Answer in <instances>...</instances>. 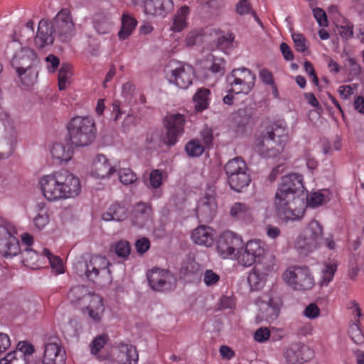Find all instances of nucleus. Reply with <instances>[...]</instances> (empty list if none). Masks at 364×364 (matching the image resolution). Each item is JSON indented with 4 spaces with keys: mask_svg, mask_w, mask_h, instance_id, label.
<instances>
[{
    "mask_svg": "<svg viewBox=\"0 0 364 364\" xmlns=\"http://www.w3.org/2000/svg\"><path fill=\"white\" fill-rule=\"evenodd\" d=\"M303 177L298 173H289L282 178L274 198V214L281 222L289 223L301 220L305 212V191Z\"/></svg>",
    "mask_w": 364,
    "mask_h": 364,
    "instance_id": "1",
    "label": "nucleus"
},
{
    "mask_svg": "<svg viewBox=\"0 0 364 364\" xmlns=\"http://www.w3.org/2000/svg\"><path fill=\"white\" fill-rule=\"evenodd\" d=\"M38 183L43 196L49 202L74 199L82 190L80 178L66 169L43 175Z\"/></svg>",
    "mask_w": 364,
    "mask_h": 364,
    "instance_id": "2",
    "label": "nucleus"
},
{
    "mask_svg": "<svg viewBox=\"0 0 364 364\" xmlns=\"http://www.w3.org/2000/svg\"><path fill=\"white\" fill-rule=\"evenodd\" d=\"M287 134L284 124H272L265 134L256 138L254 143L255 151L264 158L277 157L284 149Z\"/></svg>",
    "mask_w": 364,
    "mask_h": 364,
    "instance_id": "3",
    "label": "nucleus"
},
{
    "mask_svg": "<svg viewBox=\"0 0 364 364\" xmlns=\"http://www.w3.org/2000/svg\"><path fill=\"white\" fill-rule=\"evenodd\" d=\"M109 266L110 263L106 257L95 255L92 256L88 262H76L74 264V269L80 277H85L97 285L104 286L112 281Z\"/></svg>",
    "mask_w": 364,
    "mask_h": 364,
    "instance_id": "4",
    "label": "nucleus"
},
{
    "mask_svg": "<svg viewBox=\"0 0 364 364\" xmlns=\"http://www.w3.org/2000/svg\"><path fill=\"white\" fill-rule=\"evenodd\" d=\"M71 144L77 147L90 145L96 136L94 119L90 117L77 116L73 117L68 126Z\"/></svg>",
    "mask_w": 364,
    "mask_h": 364,
    "instance_id": "5",
    "label": "nucleus"
},
{
    "mask_svg": "<svg viewBox=\"0 0 364 364\" xmlns=\"http://www.w3.org/2000/svg\"><path fill=\"white\" fill-rule=\"evenodd\" d=\"M282 279L291 289L302 293L311 291L316 284L311 269L304 264L289 267L283 272Z\"/></svg>",
    "mask_w": 364,
    "mask_h": 364,
    "instance_id": "6",
    "label": "nucleus"
},
{
    "mask_svg": "<svg viewBox=\"0 0 364 364\" xmlns=\"http://www.w3.org/2000/svg\"><path fill=\"white\" fill-rule=\"evenodd\" d=\"M322 237V225L317 220H311L296 238L294 247L300 255L306 256L320 247Z\"/></svg>",
    "mask_w": 364,
    "mask_h": 364,
    "instance_id": "7",
    "label": "nucleus"
},
{
    "mask_svg": "<svg viewBox=\"0 0 364 364\" xmlns=\"http://www.w3.org/2000/svg\"><path fill=\"white\" fill-rule=\"evenodd\" d=\"M36 61V53L28 48H22L12 59V66L21 77L22 82L26 85H32L37 78V73L31 70Z\"/></svg>",
    "mask_w": 364,
    "mask_h": 364,
    "instance_id": "8",
    "label": "nucleus"
},
{
    "mask_svg": "<svg viewBox=\"0 0 364 364\" xmlns=\"http://www.w3.org/2000/svg\"><path fill=\"white\" fill-rule=\"evenodd\" d=\"M164 72L168 82L181 89H187L193 83L194 69L190 65L170 60L166 65Z\"/></svg>",
    "mask_w": 364,
    "mask_h": 364,
    "instance_id": "9",
    "label": "nucleus"
},
{
    "mask_svg": "<svg viewBox=\"0 0 364 364\" xmlns=\"http://www.w3.org/2000/svg\"><path fill=\"white\" fill-rule=\"evenodd\" d=\"M256 76L245 68H236L227 76L228 92L247 95L254 87Z\"/></svg>",
    "mask_w": 364,
    "mask_h": 364,
    "instance_id": "10",
    "label": "nucleus"
},
{
    "mask_svg": "<svg viewBox=\"0 0 364 364\" xmlns=\"http://www.w3.org/2000/svg\"><path fill=\"white\" fill-rule=\"evenodd\" d=\"M243 245L242 238L237 234L228 230L219 236L216 242V252L223 259H234L236 261L238 251Z\"/></svg>",
    "mask_w": 364,
    "mask_h": 364,
    "instance_id": "11",
    "label": "nucleus"
},
{
    "mask_svg": "<svg viewBox=\"0 0 364 364\" xmlns=\"http://www.w3.org/2000/svg\"><path fill=\"white\" fill-rule=\"evenodd\" d=\"M282 306V301L279 295L273 291L264 294L258 301L259 314L257 321L275 320L279 314Z\"/></svg>",
    "mask_w": 364,
    "mask_h": 364,
    "instance_id": "12",
    "label": "nucleus"
},
{
    "mask_svg": "<svg viewBox=\"0 0 364 364\" xmlns=\"http://www.w3.org/2000/svg\"><path fill=\"white\" fill-rule=\"evenodd\" d=\"M16 228L9 223L0 225V253L4 257H12L20 252Z\"/></svg>",
    "mask_w": 364,
    "mask_h": 364,
    "instance_id": "13",
    "label": "nucleus"
},
{
    "mask_svg": "<svg viewBox=\"0 0 364 364\" xmlns=\"http://www.w3.org/2000/svg\"><path fill=\"white\" fill-rule=\"evenodd\" d=\"M265 253L264 243L260 240H251L248 241L245 247L238 251L236 262L240 266L247 267L261 259Z\"/></svg>",
    "mask_w": 364,
    "mask_h": 364,
    "instance_id": "14",
    "label": "nucleus"
},
{
    "mask_svg": "<svg viewBox=\"0 0 364 364\" xmlns=\"http://www.w3.org/2000/svg\"><path fill=\"white\" fill-rule=\"evenodd\" d=\"M18 143V132L11 120L0 129V159H6L14 153Z\"/></svg>",
    "mask_w": 364,
    "mask_h": 364,
    "instance_id": "15",
    "label": "nucleus"
},
{
    "mask_svg": "<svg viewBox=\"0 0 364 364\" xmlns=\"http://www.w3.org/2000/svg\"><path fill=\"white\" fill-rule=\"evenodd\" d=\"M50 24L55 33L63 41L70 39L75 34V25L70 11L67 9H61Z\"/></svg>",
    "mask_w": 364,
    "mask_h": 364,
    "instance_id": "16",
    "label": "nucleus"
},
{
    "mask_svg": "<svg viewBox=\"0 0 364 364\" xmlns=\"http://www.w3.org/2000/svg\"><path fill=\"white\" fill-rule=\"evenodd\" d=\"M34 351L33 345L26 341H21L14 351L0 359V364H29Z\"/></svg>",
    "mask_w": 364,
    "mask_h": 364,
    "instance_id": "17",
    "label": "nucleus"
},
{
    "mask_svg": "<svg viewBox=\"0 0 364 364\" xmlns=\"http://www.w3.org/2000/svg\"><path fill=\"white\" fill-rule=\"evenodd\" d=\"M274 272L273 264H258L249 272L247 283L252 291L262 289Z\"/></svg>",
    "mask_w": 364,
    "mask_h": 364,
    "instance_id": "18",
    "label": "nucleus"
},
{
    "mask_svg": "<svg viewBox=\"0 0 364 364\" xmlns=\"http://www.w3.org/2000/svg\"><path fill=\"white\" fill-rule=\"evenodd\" d=\"M312 355V350L302 343H292L283 350V356L287 364L306 362Z\"/></svg>",
    "mask_w": 364,
    "mask_h": 364,
    "instance_id": "19",
    "label": "nucleus"
},
{
    "mask_svg": "<svg viewBox=\"0 0 364 364\" xmlns=\"http://www.w3.org/2000/svg\"><path fill=\"white\" fill-rule=\"evenodd\" d=\"M185 119L181 114H171L166 117V135L164 137V143L172 146L178 141V138L183 132Z\"/></svg>",
    "mask_w": 364,
    "mask_h": 364,
    "instance_id": "20",
    "label": "nucleus"
},
{
    "mask_svg": "<svg viewBox=\"0 0 364 364\" xmlns=\"http://www.w3.org/2000/svg\"><path fill=\"white\" fill-rule=\"evenodd\" d=\"M83 313L95 323H100L105 311V305L102 297L97 294H88L84 298Z\"/></svg>",
    "mask_w": 364,
    "mask_h": 364,
    "instance_id": "21",
    "label": "nucleus"
},
{
    "mask_svg": "<svg viewBox=\"0 0 364 364\" xmlns=\"http://www.w3.org/2000/svg\"><path fill=\"white\" fill-rule=\"evenodd\" d=\"M113 360L117 364H138L139 354L136 348L128 343H117L112 349Z\"/></svg>",
    "mask_w": 364,
    "mask_h": 364,
    "instance_id": "22",
    "label": "nucleus"
},
{
    "mask_svg": "<svg viewBox=\"0 0 364 364\" xmlns=\"http://www.w3.org/2000/svg\"><path fill=\"white\" fill-rule=\"evenodd\" d=\"M218 205L215 200V192L212 188H209L200 198L196 207V214L205 221L213 218L216 213Z\"/></svg>",
    "mask_w": 364,
    "mask_h": 364,
    "instance_id": "23",
    "label": "nucleus"
},
{
    "mask_svg": "<svg viewBox=\"0 0 364 364\" xmlns=\"http://www.w3.org/2000/svg\"><path fill=\"white\" fill-rule=\"evenodd\" d=\"M66 353L57 340L49 341L44 346L42 364H65Z\"/></svg>",
    "mask_w": 364,
    "mask_h": 364,
    "instance_id": "24",
    "label": "nucleus"
},
{
    "mask_svg": "<svg viewBox=\"0 0 364 364\" xmlns=\"http://www.w3.org/2000/svg\"><path fill=\"white\" fill-rule=\"evenodd\" d=\"M147 277L151 287L157 291L168 289L175 284L173 275L165 269H151Z\"/></svg>",
    "mask_w": 364,
    "mask_h": 364,
    "instance_id": "25",
    "label": "nucleus"
},
{
    "mask_svg": "<svg viewBox=\"0 0 364 364\" xmlns=\"http://www.w3.org/2000/svg\"><path fill=\"white\" fill-rule=\"evenodd\" d=\"M117 171V166L112 164L104 155L98 154L93 160L91 174L96 178H109Z\"/></svg>",
    "mask_w": 364,
    "mask_h": 364,
    "instance_id": "26",
    "label": "nucleus"
},
{
    "mask_svg": "<svg viewBox=\"0 0 364 364\" xmlns=\"http://www.w3.org/2000/svg\"><path fill=\"white\" fill-rule=\"evenodd\" d=\"M173 9L172 0H147L144 4L146 14L164 18Z\"/></svg>",
    "mask_w": 364,
    "mask_h": 364,
    "instance_id": "27",
    "label": "nucleus"
},
{
    "mask_svg": "<svg viewBox=\"0 0 364 364\" xmlns=\"http://www.w3.org/2000/svg\"><path fill=\"white\" fill-rule=\"evenodd\" d=\"M215 232L210 226L200 225L191 234L193 242L200 246L210 247L215 240Z\"/></svg>",
    "mask_w": 364,
    "mask_h": 364,
    "instance_id": "28",
    "label": "nucleus"
},
{
    "mask_svg": "<svg viewBox=\"0 0 364 364\" xmlns=\"http://www.w3.org/2000/svg\"><path fill=\"white\" fill-rule=\"evenodd\" d=\"M229 214L234 220L249 223L254 220L252 207L246 203L236 202L231 205Z\"/></svg>",
    "mask_w": 364,
    "mask_h": 364,
    "instance_id": "29",
    "label": "nucleus"
},
{
    "mask_svg": "<svg viewBox=\"0 0 364 364\" xmlns=\"http://www.w3.org/2000/svg\"><path fill=\"white\" fill-rule=\"evenodd\" d=\"M33 212L31 217L33 227L38 231L44 230L50 223V216L45 203H37Z\"/></svg>",
    "mask_w": 364,
    "mask_h": 364,
    "instance_id": "30",
    "label": "nucleus"
},
{
    "mask_svg": "<svg viewBox=\"0 0 364 364\" xmlns=\"http://www.w3.org/2000/svg\"><path fill=\"white\" fill-rule=\"evenodd\" d=\"M54 30L50 23L47 20H41L38 23L35 43L39 48H43L53 43Z\"/></svg>",
    "mask_w": 364,
    "mask_h": 364,
    "instance_id": "31",
    "label": "nucleus"
},
{
    "mask_svg": "<svg viewBox=\"0 0 364 364\" xmlns=\"http://www.w3.org/2000/svg\"><path fill=\"white\" fill-rule=\"evenodd\" d=\"M351 304L353 320V323L350 326L349 335L355 343L361 345L364 343V332H363L360 329L359 320L362 314L357 303L353 301Z\"/></svg>",
    "mask_w": 364,
    "mask_h": 364,
    "instance_id": "32",
    "label": "nucleus"
},
{
    "mask_svg": "<svg viewBox=\"0 0 364 364\" xmlns=\"http://www.w3.org/2000/svg\"><path fill=\"white\" fill-rule=\"evenodd\" d=\"M338 262L335 259L324 261L319 273L318 284L321 288L326 287L333 281L337 271Z\"/></svg>",
    "mask_w": 364,
    "mask_h": 364,
    "instance_id": "33",
    "label": "nucleus"
},
{
    "mask_svg": "<svg viewBox=\"0 0 364 364\" xmlns=\"http://www.w3.org/2000/svg\"><path fill=\"white\" fill-rule=\"evenodd\" d=\"M151 210L149 206L143 203H137L132 213V222L134 225L144 227L151 220Z\"/></svg>",
    "mask_w": 364,
    "mask_h": 364,
    "instance_id": "34",
    "label": "nucleus"
},
{
    "mask_svg": "<svg viewBox=\"0 0 364 364\" xmlns=\"http://www.w3.org/2000/svg\"><path fill=\"white\" fill-rule=\"evenodd\" d=\"M109 341L108 336L105 334L98 335L93 338L89 345L90 354L99 360H105L109 358V355L104 353V348Z\"/></svg>",
    "mask_w": 364,
    "mask_h": 364,
    "instance_id": "35",
    "label": "nucleus"
},
{
    "mask_svg": "<svg viewBox=\"0 0 364 364\" xmlns=\"http://www.w3.org/2000/svg\"><path fill=\"white\" fill-rule=\"evenodd\" d=\"M127 215L128 211L126 207L119 203H114L102 214V218L105 221H122L127 218Z\"/></svg>",
    "mask_w": 364,
    "mask_h": 364,
    "instance_id": "36",
    "label": "nucleus"
},
{
    "mask_svg": "<svg viewBox=\"0 0 364 364\" xmlns=\"http://www.w3.org/2000/svg\"><path fill=\"white\" fill-rule=\"evenodd\" d=\"M189 14V8L186 6H183L177 10L173 18L171 30L173 32H181L185 29L188 24Z\"/></svg>",
    "mask_w": 364,
    "mask_h": 364,
    "instance_id": "37",
    "label": "nucleus"
},
{
    "mask_svg": "<svg viewBox=\"0 0 364 364\" xmlns=\"http://www.w3.org/2000/svg\"><path fill=\"white\" fill-rule=\"evenodd\" d=\"M137 25L136 20L129 14L124 13L122 16V26L118 32V38L121 41L127 39L135 30Z\"/></svg>",
    "mask_w": 364,
    "mask_h": 364,
    "instance_id": "38",
    "label": "nucleus"
},
{
    "mask_svg": "<svg viewBox=\"0 0 364 364\" xmlns=\"http://www.w3.org/2000/svg\"><path fill=\"white\" fill-rule=\"evenodd\" d=\"M333 197V193L329 189L311 193L307 198V205L311 208H316L328 203Z\"/></svg>",
    "mask_w": 364,
    "mask_h": 364,
    "instance_id": "39",
    "label": "nucleus"
},
{
    "mask_svg": "<svg viewBox=\"0 0 364 364\" xmlns=\"http://www.w3.org/2000/svg\"><path fill=\"white\" fill-rule=\"evenodd\" d=\"M53 159L58 163L68 162L73 157V151L69 146H65L61 143H55L50 150Z\"/></svg>",
    "mask_w": 364,
    "mask_h": 364,
    "instance_id": "40",
    "label": "nucleus"
},
{
    "mask_svg": "<svg viewBox=\"0 0 364 364\" xmlns=\"http://www.w3.org/2000/svg\"><path fill=\"white\" fill-rule=\"evenodd\" d=\"M43 255H38L34 250L27 248L23 252V262L25 266L31 269H38L42 266Z\"/></svg>",
    "mask_w": 364,
    "mask_h": 364,
    "instance_id": "41",
    "label": "nucleus"
},
{
    "mask_svg": "<svg viewBox=\"0 0 364 364\" xmlns=\"http://www.w3.org/2000/svg\"><path fill=\"white\" fill-rule=\"evenodd\" d=\"M228 180L231 188L237 192L242 191V190L248 186L250 183V177L248 173H239L237 175L234 174L232 176H228Z\"/></svg>",
    "mask_w": 364,
    "mask_h": 364,
    "instance_id": "42",
    "label": "nucleus"
},
{
    "mask_svg": "<svg viewBox=\"0 0 364 364\" xmlns=\"http://www.w3.org/2000/svg\"><path fill=\"white\" fill-rule=\"evenodd\" d=\"M227 176L237 175L239 173H247V166L245 162L239 157L230 160L225 167Z\"/></svg>",
    "mask_w": 364,
    "mask_h": 364,
    "instance_id": "43",
    "label": "nucleus"
},
{
    "mask_svg": "<svg viewBox=\"0 0 364 364\" xmlns=\"http://www.w3.org/2000/svg\"><path fill=\"white\" fill-rule=\"evenodd\" d=\"M73 68L69 64H63L58 71V88L60 90H65L71 83L73 77Z\"/></svg>",
    "mask_w": 364,
    "mask_h": 364,
    "instance_id": "44",
    "label": "nucleus"
},
{
    "mask_svg": "<svg viewBox=\"0 0 364 364\" xmlns=\"http://www.w3.org/2000/svg\"><path fill=\"white\" fill-rule=\"evenodd\" d=\"M210 92L208 89L200 88L198 90L193 96L196 110L203 111L208 107L210 100Z\"/></svg>",
    "mask_w": 364,
    "mask_h": 364,
    "instance_id": "45",
    "label": "nucleus"
},
{
    "mask_svg": "<svg viewBox=\"0 0 364 364\" xmlns=\"http://www.w3.org/2000/svg\"><path fill=\"white\" fill-rule=\"evenodd\" d=\"M231 120L232 127L235 129L236 132H240L249 123L250 115L245 109H239L232 114Z\"/></svg>",
    "mask_w": 364,
    "mask_h": 364,
    "instance_id": "46",
    "label": "nucleus"
},
{
    "mask_svg": "<svg viewBox=\"0 0 364 364\" xmlns=\"http://www.w3.org/2000/svg\"><path fill=\"white\" fill-rule=\"evenodd\" d=\"M167 179V173L165 171L160 169H154L151 171L149 176V182L147 186L149 188H159Z\"/></svg>",
    "mask_w": 364,
    "mask_h": 364,
    "instance_id": "47",
    "label": "nucleus"
},
{
    "mask_svg": "<svg viewBox=\"0 0 364 364\" xmlns=\"http://www.w3.org/2000/svg\"><path fill=\"white\" fill-rule=\"evenodd\" d=\"M340 36L346 39L350 38L353 35V26L344 17H339L334 23Z\"/></svg>",
    "mask_w": 364,
    "mask_h": 364,
    "instance_id": "48",
    "label": "nucleus"
},
{
    "mask_svg": "<svg viewBox=\"0 0 364 364\" xmlns=\"http://www.w3.org/2000/svg\"><path fill=\"white\" fill-rule=\"evenodd\" d=\"M87 289L82 286H77L70 289L67 298L69 301L75 305L84 304V298L87 296Z\"/></svg>",
    "mask_w": 364,
    "mask_h": 364,
    "instance_id": "49",
    "label": "nucleus"
},
{
    "mask_svg": "<svg viewBox=\"0 0 364 364\" xmlns=\"http://www.w3.org/2000/svg\"><path fill=\"white\" fill-rule=\"evenodd\" d=\"M94 28L97 33L104 35L108 33L112 28V22L106 16L97 15L94 18Z\"/></svg>",
    "mask_w": 364,
    "mask_h": 364,
    "instance_id": "50",
    "label": "nucleus"
},
{
    "mask_svg": "<svg viewBox=\"0 0 364 364\" xmlns=\"http://www.w3.org/2000/svg\"><path fill=\"white\" fill-rule=\"evenodd\" d=\"M42 254L48 260L51 268L58 274L64 272L63 261L58 256L53 255L48 249H44Z\"/></svg>",
    "mask_w": 364,
    "mask_h": 364,
    "instance_id": "51",
    "label": "nucleus"
},
{
    "mask_svg": "<svg viewBox=\"0 0 364 364\" xmlns=\"http://www.w3.org/2000/svg\"><path fill=\"white\" fill-rule=\"evenodd\" d=\"M203 282L208 287H213L218 285L220 280V275L213 269H205L202 274Z\"/></svg>",
    "mask_w": 364,
    "mask_h": 364,
    "instance_id": "52",
    "label": "nucleus"
},
{
    "mask_svg": "<svg viewBox=\"0 0 364 364\" xmlns=\"http://www.w3.org/2000/svg\"><path fill=\"white\" fill-rule=\"evenodd\" d=\"M119 178L124 185L133 184L137 181V176L129 168H123L119 171Z\"/></svg>",
    "mask_w": 364,
    "mask_h": 364,
    "instance_id": "53",
    "label": "nucleus"
},
{
    "mask_svg": "<svg viewBox=\"0 0 364 364\" xmlns=\"http://www.w3.org/2000/svg\"><path fill=\"white\" fill-rule=\"evenodd\" d=\"M185 149L187 154L191 157L200 156L204 151L203 146L197 139L188 141Z\"/></svg>",
    "mask_w": 364,
    "mask_h": 364,
    "instance_id": "54",
    "label": "nucleus"
},
{
    "mask_svg": "<svg viewBox=\"0 0 364 364\" xmlns=\"http://www.w3.org/2000/svg\"><path fill=\"white\" fill-rule=\"evenodd\" d=\"M303 314L306 318L314 320L320 316L321 309L316 303L311 302L305 307Z\"/></svg>",
    "mask_w": 364,
    "mask_h": 364,
    "instance_id": "55",
    "label": "nucleus"
},
{
    "mask_svg": "<svg viewBox=\"0 0 364 364\" xmlns=\"http://www.w3.org/2000/svg\"><path fill=\"white\" fill-rule=\"evenodd\" d=\"M212 64L210 67V70L213 73H218L223 75L225 73V62L221 58H217L213 55L210 57Z\"/></svg>",
    "mask_w": 364,
    "mask_h": 364,
    "instance_id": "56",
    "label": "nucleus"
},
{
    "mask_svg": "<svg viewBox=\"0 0 364 364\" xmlns=\"http://www.w3.org/2000/svg\"><path fill=\"white\" fill-rule=\"evenodd\" d=\"M130 250L131 247L129 243L127 241H119L114 246V252L119 257H127L129 255Z\"/></svg>",
    "mask_w": 364,
    "mask_h": 364,
    "instance_id": "57",
    "label": "nucleus"
},
{
    "mask_svg": "<svg viewBox=\"0 0 364 364\" xmlns=\"http://www.w3.org/2000/svg\"><path fill=\"white\" fill-rule=\"evenodd\" d=\"M291 38L297 51L304 53L307 49L306 40L305 37L299 33H293Z\"/></svg>",
    "mask_w": 364,
    "mask_h": 364,
    "instance_id": "58",
    "label": "nucleus"
},
{
    "mask_svg": "<svg viewBox=\"0 0 364 364\" xmlns=\"http://www.w3.org/2000/svg\"><path fill=\"white\" fill-rule=\"evenodd\" d=\"M200 30H193L189 31L184 41L186 46L188 47L195 46L200 40Z\"/></svg>",
    "mask_w": 364,
    "mask_h": 364,
    "instance_id": "59",
    "label": "nucleus"
},
{
    "mask_svg": "<svg viewBox=\"0 0 364 364\" xmlns=\"http://www.w3.org/2000/svg\"><path fill=\"white\" fill-rule=\"evenodd\" d=\"M270 337V331L267 327H261L257 329L254 333V339L258 343H264Z\"/></svg>",
    "mask_w": 364,
    "mask_h": 364,
    "instance_id": "60",
    "label": "nucleus"
},
{
    "mask_svg": "<svg viewBox=\"0 0 364 364\" xmlns=\"http://www.w3.org/2000/svg\"><path fill=\"white\" fill-rule=\"evenodd\" d=\"M313 14L320 26L326 27L328 26L327 16L323 9L315 8L313 9Z\"/></svg>",
    "mask_w": 364,
    "mask_h": 364,
    "instance_id": "61",
    "label": "nucleus"
},
{
    "mask_svg": "<svg viewBox=\"0 0 364 364\" xmlns=\"http://www.w3.org/2000/svg\"><path fill=\"white\" fill-rule=\"evenodd\" d=\"M346 65L348 67L349 73L351 75L357 76L361 72L360 65L353 58H348Z\"/></svg>",
    "mask_w": 364,
    "mask_h": 364,
    "instance_id": "62",
    "label": "nucleus"
},
{
    "mask_svg": "<svg viewBox=\"0 0 364 364\" xmlns=\"http://www.w3.org/2000/svg\"><path fill=\"white\" fill-rule=\"evenodd\" d=\"M219 307L223 309H232L235 306V299L231 296L224 295L220 299Z\"/></svg>",
    "mask_w": 364,
    "mask_h": 364,
    "instance_id": "63",
    "label": "nucleus"
},
{
    "mask_svg": "<svg viewBox=\"0 0 364 364\" xmlns=\"http://www.w3.org/2000/svg\"><path fill=\"white\" fill-rule=\"evenodd\" d=\"M355 85H342L338 88L340 96L344 100L348 99L355 90Z\"/></svg>",
    "mask_w": 364,
    "mask_h": 364,
    "instance_id": "64",
    "label": "nucleus"
}]
</instances>
